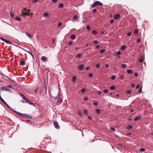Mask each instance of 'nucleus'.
Returning <instances> with one entry per match:
<instances>
[{"mask_svg":"<svg viewBox=\"0 0 153 153\" xmlns=\"http://www.w3.org/2000/svg\"><path fill=\"white\" fill-rule=\"evenodd\" d=\"M120 15L119 14H116L114 15V19L117 20L120 19Z\"/></svg>","mask_w":153,"mask_h":153,"instance_id":"6e6552de","label":"nucleus"},{"mask_svg":"<svg viewBox=\"0 0 153 153\" xmlns=\"http://www.w3.org/2000/svg\"><path fill=\"white\" fill-rule=\"evenodd\" d=\"M88 99L87 97H85L84 98V100L85 101H87Z\"/></svg>","mask_w":153,"mask_h":153,"instance_id":"5fc2aeb1","label":"nucleus"},{"mask_svg":"<svg viewBox=\"0 0 153 153\" xmlns=\"http://www.w3.org/2000/svg\"><path fill=\"white\" fill-rule=\"evenodd\" d=\"M126 65L124 64H123L121 65V67L123 68H124L126 67Z\"/></svg>","mask_w":153,"mask_h":153,"instance_id":"c9c22d12","label":"nucleus"},{"mask_svg":"<svg viewBox=\"0 0 153 153\" xmlns=\"http://www.w3.org/2000/svg\"><path fill=\"white\" fill-rule=\"evenodd\" d=\"M78 16L76 15H75L73 17V19L74 20H77L78 19Z\"/></svg>","mask_w":153,"mask_h":153,"instance_id":"2eb2a0df","label":"nucleus"},{"mask_svg":"<svg viewBox=\"0 0 153 153\" xmlns=\"http://www.w3.org/2000/svg\"><path fill=\"white\" fill-rule=\"evenodd\" d=\"M41 60L44 62H45L47 61L48 59L45 56H42L41 58Z\"/></svg>","mask_w":153,"mask_h":153,"instance_id":"0eeeda50","label":"nucleus"},{"mask_svg":"<svg viewBox=\"0 0 153 153\" xmlns=\"http://www.w3.org/2000/svg\"><path fill=\"white\" fill-rule=\"evenodd\" d=\"M15 19L16 20H18V21H19L21 20V18L18 16L16 17L15 18Z\"/></svg>","mask_w":153,"mask_h":153,"instance_id":"bb28decb","label":"nucleus"},{"mask_svg":"<svg viewBox=\"0 0 153 153\" xmlns=\"http://www.w3.org/2000/svg\"><path fill=\"white\" fill-rule=\"evenodd\" d=\"M86 91V89L85 88H83L81 89V91L82 93H84Z\"/></svg>","mask_w":153,"mask_h":153,"instance_id":"f704fd0d","label":"nucleus"},{"mask_svg":"<svg viewBox=\"0 0 153 153\" xmlns=\"http://www.w3.org/2000/svg\"><path fill=\"white\" fill-rule=\"evenodd\" d=\"M140 87V85H137V86H136V88L137 89H138Z\"/></svg>","mask_w":153,"mask_h":153,"instance_id":"6e6d98bb","label":"nucleus"},{"mask_svg":"<svg viewBox=\"0 0 153 153\" xmlns=\"http://www.w3.org/2000/svg\"><path fill=\"white\" fill-rule=\"evenodd\" d=\"M7 87H8V88H12V86L11 85H8Z\"/></svg>","mask_w":153,"mask_h":153,"instance_id":"69168bd1","label":"nucleus"},{"mask_svg":"<svg viewBox=\"0 0 153 153\" xmlns=\"http://www.w3.org/2000/svg\"><path fill=\"white\" fill-rule=\"evenodd\" d=\"M87 28L88 30H89V31L91 30L90 26L89 25H88L87 26Z\"/></svg>","mask_w":153,"mask_h":153,"instance_id":"4c0bfd02","label":"nucleus"},{"mask_svg":"<svg viewBox=\"0 0 153 153\" xmlns=\"http://www.w3.org/2000/svg\"><path fill=\"white\" fill-rule=\"evenodd\" d=\"M127 72L128 74H132L133 73V71L131 70H128L127 71Z\"/></svg>","mask_w":153,"mask_h":153,"instance_id":"5701e85b","label":"nucleus"},{"mask_svg":"<svg viewBox=\"0 0 153 153\" xmlns=\"http://www.w3.org/2000/svg\"><path fill=\"white\" fill-rule=\"evenodd\" d=\"M88 119L90 120H91L92 119V117H90V116H88Z\"/></svg>","mask_w":153,"mask_h":153,"instance_id":"3c124183","label":"nucleus"},{"mask_svg":"<svg viewBox=\"0 0 153 153\" xmlns=\"http://www.w3.org/2000/svg\"><path fill=\"white\" fill-rule=\"evenodd\" d=\"M21 114L20 116L21 117L23 118L26 117L30 119L32 118V117L28 114H22L21 113V114Z\"/></svg>","mask_w":153,"mask_h":153,"instance_id":"7ed1b4c3","label":"nucleus"},{"mask_svg":"<svg viewBox=\"0 0 153 153\" xmlns=\"http://www.w3.org/2000/svg\"><path fill=\"white\" fill-rule=\"evenodd\" d=\"M60 96V94L59 92H58V94L56 96H55L53 97V98L55 100L57 99Z\"/></svg>","mask_w":153,"mask_h":153,"instance_id":"9d476101","label":"nucleus"},{"mask_svg":"<svg viewBox=\"0 0 153 153\" xmlns=\"http://www.w3.org/2000/svg\"><path fill=\"white\" fill-rule=\"evenodd\" d=\"M100 66V65L99 63L97 64L96 65V67L97 68H99Z\"/></svg>","mask_w":153,"mask_h":153,"instance_id":"864d4df0","label":"nucleus"},{"mask_svg":"<svg viewBox=\"0 0 153 153\" xmlns=\"http://www.w3.org/2000/svg\"><path fill=\"white\" fill-rule=\"evenodd\" d=\"M13 111L15 112L19 116H20V115L21 114H21V113L18 112L16 111Z\"/></svg>","mask_w":153,"mask_h":153,"instance_id":"72a5a7b5","label":"nucleus"},{"mask_svg":"<svg viewBox=\"0 0 153 153\" xmlns=\"http://www.w3.org/2000/svg\"><path fill=\"white\" fill-rule=\"evenodd\" d=\"M19 94L22 98L23 97V96L24 95L22 93H21L20 92H19Z\"/></svg>","mask_w":153,"mask_h":153,"instance_id":"bf43d9fd","label":"nucleus"},{"mask_svg":"<svg viewBox=\"0 0 153 153\" xmlns=\"http://www.w3.org/2000/svg\"><path fill=\"white\" fill-rule=\"evenodd\" d=\"M25 100L26 102H27L28 103H30V101L27 98H26L25 99Z\"/></svg>","mask_w":153,"mask_h":153,"instance_id":"c756f323","label":"nucleus"},{"mask_svg":"<svg viewBox=\"0 0 153 153\" xmlns=\"http://www.w3.org/2000/svg\"><path fill=\"white\" fill-rule=\"evenodd\" d=\"M115 76H113L111 77V79L113 80V79H115Z\"/></svg>","mask_w":153,"mask_h":153,"instance_id":"09e8293b","label":"nucleus"},{"mask_svg":"<svg viewBox=\"0 0 153 153\" xmlns=\"http://www.w3.org/2000/svg\"><path fill=\"white\" fill-rule=\"evenodd\" d=\"M64 6V5L62 3H60L59 5V8H62Z\"/></svg>","mask_w":153,"mask_h":153,"instance_id":"b1692460","label":"nucleus"},{"mask_svg":"<svg viewBox=\"0 0 153 153\" xmlns=\"http://www.w3.org/2000/svg\"><path fill=\"white\" fill-rule=\"evenodd\" d=\"M73 43V42L72 41L68 43V45H71Z\"/></svg>","mask_w":153,"mask_h":153,"instance_id":"13d9d810","label":"nucleus"},{"mask_svg":"<svg viewBox=\"0 0 153 153\" xmlns=\"http://www.w3.org/2000/svg\"><path fill=\"white\" fill-rule=\"evenodd\" d=\"M93 104L94 105H98V102L97 101H94L93 102Z\"/></svg>","mask_w":153,"mask_h":153,"instance_id":"2f4dec72","label":"nucleus"},{"mask_svg":"<svg viewBox=\"0 0 153 153\" xmlns=\"http://www.w3.org/2000/svg\"><path fill=\"white\" fill-rule=\"evenodd\" d=\"M138 32V30L137 29H135L134 31V33L135 34H137Z\"/></svg>","mask_w":153,"mask_h":153,"instance_id":"c03bdc74","label":"nucleus"},{"mask_svg":"<svg viewBox=\"0 0 153 153\" xmlns=\"http://www.w3.org/2000/svg\"><path fill=\"white\" fill-rule=\"evenodd\" d=\"M131 91L130 90H128L126 91V93H127L128 94H130L131 93Z\"/></svg>","mask_w":153,"mask_h":153,"instance_id":"37998d69","label":"nucleus"},{"mask_svg":"<svg viewBox=\"0 0 153 153\" xmlns=\"http://www.w3.org/2000/svg\"><path fill=\"white\" fill-rule=\"evenodd\" d=\"M114 22V20L113 19H111L110 20V23H111L112 24Z\"/></svg>","mask_w":153,"mask_h":153,"instance_id":"338daca9","label":"nucleus"},{"mask_svg":"<svg viewBox=\"0 0 153 153\" xmlns=\"http://www.w3.org/2000/svg\"><path fill=\"white\" fill-rule=\"evenodd\" d=\"M25 64V62L23 60H21L20 62V65H23Z\"/></svg>","mask_w":153,"mask_h":153,"instance_id":"a878e982","label":"nucleus"},{"mask_svg":"<svg viewBox=\"0 0 153 153\" xmlns=\"http://www.w3.org/2000/svg\"><path fill=\"white\" fill-rule=\"evenodd\" d=\"M43 16L47 17H49L51 16V15L48 13H45L43 14Z\"/></svg>","mask_w":153,"mask_h":153,"instance_id":"9b49d317","label":"nucleus"},{"mask_svg":"<svg viewBox=\"0 0 153 153\" xmlns=\"http://www.w3.org/2000/svg\"><path fill=\"white\" fill-rule=\"evenodd\" d=\"M127 35L128 36H130L131 35V32H128L127 33Z\"/></svg>","mask_w":153,"mask_h":153,"instance_id":"de8ad7c7","label":"nucleus"},{"mask_svg":"<svg viewBox=\"0 0 153 153\" xmlns=\"http://www.w3.org/2000/svg\"><path fill=\"white\" fill-rule=\"evenodd\" d=\"M105 51V49H102L100 50V53H102L104 52Z\"/></svg>","mask_w":153,"mask_h":153,"instance_id":"473e14b6","label":"nucleus"},{"mask_svg":"<svg viewBox=\"0 0 153 153\" xmlns=\"http://www.w3.org/2000/svg\"><path fill=\"white\" fill-rule=\"evenodd\" d=\"M62 23L61 22H59L57 25L58 27H59L62 25Z\"/></svg>","mask_w":153,"mask_h":153,"instance_id":"ea45409f","label":"nucleus"},{"mask_svg":"<svg viewBox=\"0 0 153 153\" xmlns=\"http://www.w3.org/2000/svg\"><path fill=\"white\" fill-rule=\"evenodd\" d=\"M1 89L2 91H9V89L7 87V86H3L1 87L0 88Z\"/></svg>","mask_w":153,"mask_h":153,"instance_id":"423d86ee","label":"nucleus"},{"mask_svg":"<svg viewBox=\"0 0 153 153\" xmlns=\"http://www.w3.org/2000/svg\"><path fill=\"white\" fill-rule=\"evenodd\" d=\"M97 42H98L97 40H95L94 41V44H95L97 43Z\"/></svg>","mask_w":153,"mask_h":153,"instance_id":"774afa93","label":"nucleus"},{"mask_svg":"<svg viewBox=\"0 0 153 153\" xmlns=\"http://www.w3.org/2000/svg\"><path fill=\"white\" fill-rule=\"evenodd\" d=\"M97 11V10L95 9H94L93 10V12L94 13H95Z\"/></svg>","mask_w":153,"mask_h":153,"instance_id":"e2e57ef3","label":"nucleus"},{"mask_svg":"<svg viewBox=\"0 0 153 153\" xmlns=\"http://www.w3.org/2000/svg\"><path fill=\"white\" fill-rule=\"evenodd\" d=\"M92 33L94 35H95L97 34V32L96 30H93L92 31Z\"/></svg>","mask_w":153,"mask_h":153,"instance_id":"4be33fe9","label":"nucleus"},{"mask_svg":"<svg viewBox=\"0 0 153 153\" xmlns=\"http://www.w3.org/2000/svg\"><path fill=\"white\" fill-rule=\"evenodd\" d=\"M62 102V99H60L58 100L57 101V103L58 104H60L61 102Z\"/></svg>","mask_w":153,"mask_h":153,"instance_id":"f8f14e48","label":"nucleus"},{"mask_svg":"<svg viewBox=\"0 0 153 153\" xmlns=\"http://www.w3.org/2000/svg\"><path fill=\"white\" fill-rule=\"evenodd\" d=\"M96 112L98 114H100L101 113L100 110L99 109H97L96 110Z\"/></svg>","mask_w":153,"mask_h":153,"instance_id":"c85d7f7f","label":"nucleus"},{"mask_svg":"<svg viewBox=\"0 0 153 153\" xmlns=\"http://www.w3.org/2000/svg\"><path fill=\"white\" fill-rule=\"evenodd\" d=\"M91 5L92 8H94L97 5L102 6L103 5V4L102 3L99 1H96L94 2Z\"/></svg>","mask_w":153,"mask_h":153,"instance_id":"f03ea898","label":"nucleus"},{"mask_svg":"<svg viewBox=\"0 0 153 153\" xmlns=\"http://www.w3.org/2000/svg\"><path fill=\"white\" fill-rule=\"evenodd\" d=\"M140 39H138L137 40V42H140Z\"/></svg>","mask_w":153,"mask_h":153,"instance_id":"0e129e2a","label":"nucleus"},{"mask_svg":"<svg viewBox=\"0 0 153 153\" xmlns=\"http://www.w3.org/2000/svg\"><path fill=\"white\" fill-rule=\"evenodd\" d=\"M120 54H121V52L120 51H118L116 53L115 55H120Z\"/></svg>","mask_w":153,"mask_h":153,"instance_id":"a19ab883","label":"nucleus"},{"mask_svg":"<svg viewBox=\"0 0 153 153\" xmlns=\"http://www.w3.org/2000/svg\"><path fill=\"white\" fill-rule=\"evenodd\" d=\"M142 87H141L140 88L139 90L138 91V92L140 93H142L143 92L142 91Z\"/></svg>","mask_w":153,"mask_h":153,"instance_id":"e433bc0d","label":"nucleus"},{"mask_svg":"<svg viewBox=\"0 0 153 153\" xmlns=\"http://www.w3.org/2000/svg\"><path fill=\"white\" fill-rule=\"evenodd\" d=\"M108 92V90H106V89L104 90L103 91V92L105 93H106Z\"/></svg>","mask_w":153,"mask_h":153,"instance_id":"4d7b16f0","label":"nucleus"},{"mask_svg":"<svg viewBox=\"0 0 153 153\" xmlns=\"http://www.w3.org/2000/svg\"><path fill=\"white\" fill-rule=\"evenodd\" d=\"M54 127L57 129H59L60 126H59V124L56 121L54 122Z\"/></svg>","mask_w":153,"mask_h":153,"instance_id":"20e7f679","label":"nucleus"},{"mask_svg":"<svg viewBox=\"0 0 153 153\" xmlns=\"http://www.w3.org/2000/svg\"><path fill=\"white\" fill-rule=\"evenodd\" d=\"M25 33L29 38H32V34H31L28 33L27 32H25Z\"/></svg>","mask_w":153,"mask_h":153,"instance_id":"4468645a","label":"nucleus"},{"mask_svg":"<svg viewBox=\"0 0 153 153\" xmlns=\"http://www.w3.org/2000/svg\"><path fill=\"white\" fill-rule=\"evenodd\" d=\"M28 53L33 57V55L31 52H28Z\"/></svg>","mask_w":153,"mask_h":153,"instance_id":"603ef678","label":"nucleus"},{"mask_svg":"<svg viewBox=\"0 0 153 153\" xmlns=\"http://www.w3.org/2000/svg\"><path fill=\"white\" fill-rule=\"evenodd\" d=\"M78 114L80 116H82V114H81V112L80 111H78Z\"/></svg>","mask_w":153,"mask_h":153,"instance_id":"052dcab7","label":"nucleus"},{"mask_svg":"<svg viewBox=\"0 0 153 153\" xmlns=\"http://www.w3.org/2000/svg\"><path fill=\"white\" fill-rule=\"evenodd\" d=\"M82 56L81 54H78L76 56V58H80Z\"/></svg>","mask_w":153,"mask_h":153,"instance_id":"58836bf2","label":"nucleus"},{"mask_svg":"<svg viewBox=\"0 0 153 153\" xmlns=\"http://www.w3.org/2000/svg\"><path fill=\"white\" fill-rule=\"evenodd\" d=\"M84 68V65L82 64H81L79 66V70L80 71H82Z\"/></svg>","mask_w":153,"mask_h":153,"instance_id":"1a4fd4ad","label":"nucleus"},{"mask_svg":"<svg viewBox=\"0 0 153 153\" xmlns=\"http://www.w3.org/2000/svg\"><path fill=\"white\" fill-rule=\"evenodd\" d=\"M101 94V93L100 91H98L97 92V94L98 95H100Z\"/></svg>","mask_w":153,"mask_h":153,"instance_id":"49530a36","label":"nucleus"},{"mask_svg":"<svg viewBox=\"0 0 153 153\" xmlns=\"http://www.w3.org/2000/svg\"><path fill=\"white\" fill-rule=\"evenodd\" d=\"M132 127L133 126L131 125H130L126 127V128L127 129H131Z\"/></svg>","mask_w":153,"mask_h":153,"instance_id":"dca6fc26","label":"nucleus"},{"mask_svg":"<svg viewBox=\"0 0 153 153\" xmlns=\"http://www.w3.org/2000/svg\"><path fill=\"white\" fill-rule=\"evenodd\" d=\"M71 38L73 39H74L75 38L76 36L74 35H72L71 36Z\"/></svg>","mask_w":153,"mask_h":153,"instance_id":"412c9836","label":"nucleus"},{"mask_svg":"<svg viewBox=\"0 0 153 153\" xmlns=\"http://www.w3.org/2000/svg\"><path fill=\"white\" fill-rule=\"evenodd\" d=\"M143 57L142 56L139 59V61L140 63H141L143 62Z\"/></svg>","mask_w":153,"mask_h":153,"instance_id":"aec40b11","label":"nucleus"},{"mask_svg":"<svg viewBox=\"0 0 153 153\" xmlns=\"http://www.w3.org/2000/svg\"><path fill=\"white\" fill-rule=\"evenodd\" d=\"M10 15L11 17L13 18L14 16V14L13 12H11L10 13Z\"/></svg>","mask_w":153,"mask_h":153,"instance_id":"f3484780","label":"nucleus"},{"mask_svg":"<svg viewBox=\"0 0 153 153\" xmlns=\"http://www.w3.org/2000/svg\"><path fill=\"white\" fill-rule=\"evenodd\" d=\"M110 129L112 130L113 131H115V129L114 128L112 127H110Z\"/></svg>","mask_w":153,"mask_h":153,"instance_id":"a18cd8bd","label":"nucleus"},{"mask_svg":"<svg viewBox=\"0 0 153 153\" xmlns=\"http://www.w3.org/2000/svg\"><path fill=\"white\" fill-rule=\"evenodd\" d=\"M0 39L2 40L5 42H6V43H7L8 44H11V42L10 41L8 40H7L6 39H4L2 37L0 38Z\"/></svg>","mask_w":153,"mask_h":153,"instance_id":"39448f33","label":"nucleus"},{"mask_svg":"<svg viewBox=\"0 0 153 153\" xmlns=\"http://www.w3.org/2000/svg\"><path fill=\"white\" fill-rule=\"evenodd\" d=\"M76 77L75 76H73L72 79V81L73 82H74L76 80Z\"/></svg>","mask_w":153,"mask_h":153,"instance_id":"ddd939ff","label":"nucleus"},{"mask_svg":"<svg viewBox=\"0 0 153 153\" xmlns=\"http://www.w3.org/2000/svg\"><path fill=\"white\" fill-rule=\"evenodd\" d=\"M3 103L8 107L9 108H10V107L6 103V102L4 101V102H3Z\"/></svg>","mask_w":153,"mask_h":153,"instance_id":"7c9ffc66","label":"nucleus"},{"mask_svg":"<svg viewBox=\"0 0 153 153\" xmlns=\"http://www.w3.org/2000/svg\"><path fill=\"white\" fill-rule=\"evenodd\" d=\"M52 1L54 3H55L57 1V0H52Z\"/></svg>","mask_w":153,"mask_h":153,"instance_id":"680f3d73","label":"nucleus"},{"mask_svg":"<svg viewBox=\"0 0 153 153\" xmlns=\"http://www.w3.org/2000/svg\"><path fill=\"white\" fill-rule=\"evenodd\" d=\"M140 150L141 151H145V149H144V148H140Z\"/></svg>","mask_w":153,"mask_h":153,"instance_id":"79ce46f5","label":"nucleus"},{"mask_svg":"<svg viewBox=\"0 0 153 153\" xmlns=\"http://www.w3.org/2000/svg\"><path fill=\"white\" fill-rule=\"evenodd\" d=\"M134 76H137L138 75V74L137 73H135L134 74Z\"/></svg>","mask_w":153,"mask_h":153,"instance_id":"8fccbe9b","label":"nucleus"},{"mask_svg":"<svg viewBox=\"0 0 153 153\" xmlns=\"http://www.w3.org/2000/svg\"><path fill=\"white\" fill-rule=\"evenodd\" d=\"M126 45H123L121 48V49L122 50H124L126 49Z\"/></svg>","mask_w":153,"mask_h":153,"instance_id":"a211bd4d","label":"nucleus"},{"mask_svg":"<svg viewBox=\"0 0 153 153\" xmlns=\"http://www.w3.org/2000/svg\"><path fill=\"white\" fill-rule=\"evenodd\" d=\"M31 10H27L26 9H24L22 11V16L24 17L26 16H29L30 15Z\"/></svg>","mask_w":153,"mask_h":153,"instance_id":"f257e3e1","label":"nucleus"},{"mask_svg":"<svg viewBox=\"0 0 153 153\" xmlns=\"http://www.w3.org/2000/svg\"><path fill=\"white\" fill-rule=\"evenodd\" d=\"M115 88V87L114 86H112L110 87V89L111 90H114Z\"/></svg>","mask_w":153,"mask_h":153,"instance_id":"393cba45","label":"nucleus"},{"mask_svg":"<svg viewBox=\"0 0 153 153\" xmlns=\"http://www.w3.org/2000/svg\"><path fill=\"white\" fill-rule=\"evenodd\" d=\"M141 118V117L140 116H137V117L134 119V121H137V120H139L140 118Z\"/></svg>","mask_w":153,"mask_h":153,"instance_id":"6ab92c4d","label":"nucleus"},{"mask_svg":"<svg viewBox=\"0 0 153 153\" xmlns=\"http://www.w3.org/2000/svg\"><path fill=\"white\" fill-rule=\"evenodd\" d=\"M84 113L86 115H87L88 114V111H87L86 110H84Z\"/></svg>","mask_w":153,"mask_h":153,"instance_id":"cd10ccee","label":"nucleus"}]
</instances>
